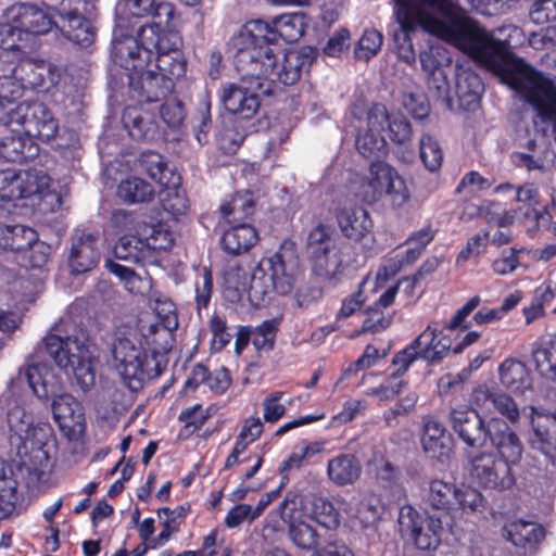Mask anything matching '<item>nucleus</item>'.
Masks as SVG:
<instances>
[{
	"instance_id": "1",
	"label": "nucleus",
	"mask_w": 556,
	"mask_h": 556,
	"mask_svg": "<svg viewBox=\"0 0 556 556\" xmlns=\"http://www.w3.org/2000/svg\"><path fill=\"white\" fill-rule=\"evenodd\" d=\"M307 56L298 51L285 53L278 71H267L266 77L244 78L237 70L241 86L237 83H224L218 90V99L225 111L231 116L233 127L226 129L219 138V148L226 154H233L245 138L257 131L255 117L261 110L260 93L273 96L287 86L298 83Z\"/></svg>"
},
{
	"instance_id": "2",
	"label": "nucleus",
	"mask_w": 556,
	"mask_h": 556,
	"mask_svg": "<svg viewBox=\"0 0 556 556\" xmlns=\"http://www.w3.org/2000/svg\"><path fill=\"white\" fill-rule=\"evenodd\" d=\"M303 34L304 17L299 13L281 14L270 22L252 20L230 38L227 51L244 78L265 77L267 71H277V55L271 46L279 40L295 42Z\"/></svg>"
},
{
	"instance_id": "3",
	"label": "nucleus",
	"mask_w": 556,
	"mask_h": 556,
	"mask_svg": "<svg viewBox=\"0 0 556 556\" xmlns=\"http://www.w3.org/2000/svg\"><path fill=\"white\" fill-rule=\"evenodd\" d=\"M299 267L296 244L285 240L278 250L261 258L251 275L248 299L255 307L269 304L273 294L288 295L294 289Z\"/></svg>"
},
{
	"instance_id": "4",
	"label": "nucleus",
	"mask_w": 556,
	"mask_h": 556,
	"mask_svg": "<svg viewBox=\"0 0 556 556\" xmlns=\"http://www.w3.org/2000/svg\"><path fill=\"white\" fill-rule=\"evenodd\" d=\"M429 33L451 43L477 64L485 67L505 40L497 39L480 22L467 15L457 4Z\"/></svg>"
},
{
	"instance_id": "5",
	"label": "nucleus",
	"mask_w": 556,
	"mask_h": 556,
	"mask_svg": "<svg viewBox=\"0 0 556 556\" xmlns=\"http://www.w3.org/2000/svg\"><path fill=\"white\" fill-rule=\"evenodd\" d=\"M149 58L150 53L144 50L138 54V47L129 37L126 40H112L111 59L127 72L129 92L140 103L163 101L175 88V83L169 78L148 68Z\"/></svg>"
},
{
	"instance_id": "6",
	"label": "nucleus",
	"mask_w": 556,
	"mask_h": 556,
	"mask_svg": "<svg viewBox=\"0 0 556 556\" xmlns=\"http://www.w3.org/2000/svg\"><path fill=\"white\" fill-rule=\"evenodd\" d=\"M448 419L453 431L467 446L483 447L490 440L500 455L518 458L520 439L503 419L491 418L485 425L478 408L467 405L452 408Z\"/></svg>"
},
{
	"instance_id": "7",
	"label": "nucleus",
	"mask_w": 556,
	"mask_h": 556,
	"mask_svg": "<svg viewBox=\"0 0 556 556\" xmlns=\"http://www.w3.org/2000/svg\"><path fill=\"white\" fill-rule=\"evenodd\" d=\"M175 5L157 0H124L116 9V26L113 40L131 38L141 43L143 29L151 28L157 37L179 33Z\"/></svg>"
},
{
	"instance_id": "8",
	"label": "nucleus",
	"mask_w": 556,
	"mask_h": 556,
	"mask_svg": "<svg viewBox=\"0 0 556 556\" xmlns=\"http://www.w3.org/2000/svg\"><path fill=\"white\" fill-rule=\"evenodd\" d=\"M111 352L123 383L132 392L143 389L147 380L160 377L168 362L164 353L147 351L121 330L114 332Z\"/></svg>"
},
{
	"instance_id": "9",
	"label": "nucleus",
	"mask_w": 556,
	"mask_h": 556,
	"mask_svg": "<svg viewBox=\"0 0 556 556\" xmlns=\"http://www.w3.org/2000/svg\"><path fill=\"white\" fill-rule=\"evenodd\" d=\"M454 4L452 0H399L396 18L400 30L393 34L397 55L407 63L415 61L410 34L418 28L429 34Z\"/></svg>"
},
{
	"instance_id": "10",
	"label": "nucleus",
	"mask_w": 556,
	"mask_h": 556,
	"mask_svg": "<svg viewBox=\"0 0 556 556\" xmlns=\"http://www.w3.org/2000/svg\"><path fill=\"white\" fill-rule=\"evenodd\" d=\"M45 350L53 362L71 378V383L83 392L96 383L93 356L89 351L88 337L84 332L61 337L49 333L43 339Z\"/></svg>"
},
{
	"instance_id": "11",
	"label": "nucleus",
	"mask_w": 556,
	"mask_h": 556,
	"mask_svg": "<svg viewBox=\"0 0 556 556\" xmlns=\"http://www.w3.org/2000/svg\"><path fill=\"white\" fill-rule=\"evenodd\" d=\"M350 247L340 242L331 226L318 223L307 236V251L313 273L326 280L343 274Z\"/></svg>"
},
{
	"instance_id": "12",
	"label": "nucleus",
	"mask_w": 556,
	"mask_h": 556,
	"mask_svg": "<svg viewBox=\"0 0 556 556\" xmlns=\"http://www.w3.org/2000/svg\"><path fill=\"white\" fill-rule=\"evenodd\" d=\"M441 331L432 325L419 333L408 345L395 353L390 366L388 377L384 381V400L395 395L400 396L407 390V382L403 379L410 365L418 358L428 364H437L442 359H432L431 354L438 351V337Z\"/></svg>"
},
{
	"instance_id": "13",
	"label": "nucleus",
	"mask_w": 556,
	"mask_h": 556,
	"mask_svg": "<svg viewBox=\"0 0 556 556\" xmlns=\"http://www.w3.org/2000/svg\"><path fill=\"white\" fill-rule=\"evenodd\" d=\"M139 169L160 187V201L163 210L173 216L184 214L187 199L180 194L181 176L168 167L165 157L155 151H143L138 159Z\"/></svg>"
},
{
	"instance_id": "14",
	"label": "nucleus",
	"mask_w": 556,
	"mask_h": 556,
	"mask_svg": "<svg viewBox=\"0 0 556 556\" xmlns=\"http://www.w3.org/2000/svg\"><path fill=\"white\" fill-rule=\"evenodd\" d=\"M484 68L498 76L515 91L523 93L527 101L546 78L542 72L515 56L507 41L498 49V55H493Z\"/></svg>"
},
{
	"instance_id": "15",
	"label": "nucleus",
	"mask_w": 556,
	"mask_h": 556,
	"mask_svg": "<svg viewBox=\"0 0 556 556\" xmlns=\"http://www.w3.org/2000/svg\"><path fill=\"white\" fill-rule=\"evenodd\" d=\"M181 42L179 33L157 37L151 28H146L141 34V43L136 46L138 54L143 50L149 52L150 63L155 59L156 72L174 83L175 79L185 76L187 71V62L179 50Z\"/></svg>"
},
{
	"instance_id": "16",
	"label": "nucleus",
	"mask_w": 556,
	"mask_h": 556,
	"mask_svg": "<svg viewBox=\"0 0 556 556\" xmlns=\"http://www.w3.org/2000/svg\"><path fill=\"white\" fill-rule=\"evenodd\" d=\"M523 446L517 459H509L504 455L491 452H479L468 458V472L471 480L485 490L505 491L511 489L516 479L511 466L517 465L522 456Z\"/></svg>"
},
{
	"instance_id": "17",
	"label": "nucleus",
	"mask_w": 556,
	"mask_h": 556,
	"mask_svg": "<svg viewBox=\"0 0 556 556\" xmlns=\"http://www.w3.org/2000/svg\"><path fill=\"white\" fill-rule=\"evenodd\" d=\"M397 522L402 536L412 538L418 549L431 551L440 545L443 523L439 517H422L413 506L404 505Z\"/></svg>"
},
{
	"instance_id": "18",
	"label": "nucleus",
	"mask_w": 556,
	"mask_h": 556,
	"mask_svg": "<svg viewBox=\"0 0 556 556\" xmlns=\"http://www.w3.org/2000/svg\"><path fill=\"white\" fill-rule=\"evenodd\" d=\"M12 124L20 125L22 130L33 140L47 142L59 131V122L50 109L39 101H25L12 113Z\"/></svg>"
},
{
	"instance_id": "19",
	"label": "nucleus",
	"mask_w": 556,
	"mask_h": 556,
	"mask_svg": "<svg viewBox=\"0 0 556 556\" xmlns=\"http://www.w3.org/2000/svg\"><path fill=\"white\" fill-rule=\"evenodd\" d=\"M4 15L27 46L35 37L49 33L55 24L49 14L34 3H13Z\"/></svg>"
},
{
	"instance_id": "20",
	"label": "nucleus",
	"mask_w": 556,
	"mask_h": 556,
	"mask_svg": "<svg viewBox=\"0 0 556 556\" xmlns=\"http://www.w3.org/2000/svg\"><path fill=\"white\" fill-rule=\"evenodd\" d=\"M379 104H374L366 113L367 129L356 137V148L366 159H369V185L377 190L381 185L380 174L382 173V124L379 119Z\"/></svg>"
},
{
	"instance_id": "21",
	"label": "nucleus",
	"mask_w": 556,
	"mask_h": 556,
	"mask_svg": "<svg viewBox=\"0 0 556 556\" xmlns=\"http://www.w3.org/2000/svg\"><path fill=\"white\" fill-rule=\"evenodd\" d=\"M81 0H62L61 7H48L62 20L61 31L70 41L87 48L96 38V28L91 21L79 12Z\"/></svg>"
},
{
	"instance_id": "22",
	"label": "nucleus",
	"mask_w": 556,
	"mask_h": 556,
	"mask_svg": "<svg viewBox=\"0 0 556 556\" xmlns=\"http://www.w3.org/2000/svg\"><path fill=\"white\" fill-rule=\"evenodd\" d=\"M12 65V74L21 80L24 89L48 91L60 80V71L54 64L45 60H34L28 58L27 53Z\"/></svg>"
},
{
	"instance_id": "23",
	"label": "nucleus",
	"mask_w": 556,
	"mask_h": 556,
	"mask_svg": "<svg viewBox=\"0 0 556 556\" xmlns=\"http://www.w3.org/2000/svg\"><path fill=\"white\" fill-rule=\"evenodd\" d=\"M471 403L484 414H500L511 424L519 420V408L514 399L503 391L489 388L488 386H478L471 393Z\"/></svg>"
},
{
	"instance_id": "24",
	"label": "nucleus",
	"mask_w": 556,
	"mask_h": 556,
	"mask_svg": "<svg viewBox=\"0 0 556 556\" xmlns=\"http://www.w3.org/2000/svg\"><path fill=\"white\" fill-rule=\"evenodd\" d=\"M532 434L529 443L541 453L545 462L556 468V414L538 413L531 419Z\"/></svg>"
},
{
	"instance_id": "25",
	"label": "nucleus",
	"mask_w": 556,
	"mask_h": 556,
	"mask_svg": "<svg viewBox=\"0 0 556 556\" xmlns=\"http://www.w3.org/2000/svg\"><path fill=\"white\" fill-rule=\"evenodd\" d=\"M39 146L23 130L12 129L0 136V161L25 163L35 159Z\"/></svg>"
},
{
	"instance_id": "26",
	"label": "nucleus",
	"mask_w": 556,
	"mask_h": 556,
	"mask_svg": "<svg viewBox=\"0 0 556 556\" xmlns=\"http://www.w3.org/2000/svg\"><path fill=\"white\" fill-rule=\"evenodd\" d=\"M336 219L342 235L353 240H361L372 226L368 212L352 202H344L336 208Z\"/></svg>"
},
{
	"instance_id": "27",
	"label": "nucleus",
	"mask_w": 556,
	"mask_h": 556,
	"mask_svg": "<svg viewBox=\"0 0 556 556\" xmlns=\"http://www.w3.org/2000/svg\"><path fill=\"white\" fill-rule=\"evenodd\" d=\"M100 256L94 235L83 232L74 237L68 256L72 274L79 275L91 270L99 263Z\"/></svg>"
},
{
	"instance_id": "28",
	"label": "nucleus",
	"mask_w": 556,
	"mask_h": 556,
	"mask_svg": "<svg viewBox=\"0 0 556 556\" xmlns=\"http://www.w3.org/2000/svg\"><path fill=\"white\" fill-rule=\"evenodd\" d=\"M220 237V247L229 255H240L253 248L260 237L256 228L244 222L230 223Z\"/></svg>"
},
{
	"instance_id": "29",
	"label": "nucleus",
	"mask_w": 556,
	"mask_h": 556,
	"mask_svg": "<svg viewBox=\"0 0 556 556\" xmlns=\"http://www.w3.org/2000/svg\"><path fill=\"white\" fill-rule=\"evenodd\" d=\"M122 123L128 135L136 141L152 140L157 135L159 126L154 115L137 105H127L122 114Z\"/></svg>"
},
{
	"instance_id": "30",
	"label": "nucleus",
	"mask_w": 556,
	"mask_h": 556,
	"mask_svg": "<svg viewBox=\"0 0 556 556\" xmlns=\"http://www.w3.org/2000/svg\"><path fill=\"white\" fill-rule=\"evenodd\" d=\"M5 210L0 205V249L12 251L20 256L34 241L37 240V231L28 226H9L2 222Z\"/></svg>"
},
{
	"instance_id": "31",
	"label": "nucleus",
	"mask_w": 556,
	"mask_h": 556,
	"mask_svg": "<svg viewBox=\"0 0 556 556\" xmlns=\"http://www.w3.org/2000/svg\"><path fill=\"white\" fill-rule=\"evenodd\" d=\"M421 444L432 458H441L450 453L451 435L442 422L434 418L425 421Z\"/></svg>"
},
{
	"instance_id": "32",
	"label": "nucleus",
	"mask_w": 556,
	"mask_h": 556,
	"mask_svg": "<svg viewBox=\"0 0 556 556\" xmlns=\"http://www.w3.org/2000/svg\"><path fill=\"white\" fill-rule=\"evenodd\" d=\"M362 465L353 454H340L328 460L327 473L334 484L344 486L354 483L361 476Z\"/></svg>"
},
{
	"instance_id": "33",
	"label": "nucleus",
	"mask_w": 556,
	"mask_h": 556,
	"mask_svg": "<svg viewBox=\"0 0 556 556\" xmlns=\"http://www.w3.org/2000/svg\"><path fill=\"white\" fill-rule=\"evenodd\" d=\"M507 539L515 545L535 549L545 538V529L535 522L518 519L505 527Z\"/></svg>"
},
{
	"instance_id": "34",
	"label": "nucleus",
	"mask_w": 556,
	"mask_h": 556,
	"mask_svg": "<svg viewBox=\"0 0 556 556\" xmlns=\"http://www.w3.org/2000/svg\"><path fill=\"white\" fill-rule=\"evenodd\" d=\"M380 269H377L375 277H372L371 274H367L358 285L357 291L343 299L336 319L340 320L342 318H348L359 311L362 306L366 305L367 302H369L367 289L376 294L377 289L380 286Z\"/></svg>"
},
{
	"instance_id": "35",
	"label": "nucleus",
	"mask_w": 556,
	"mask_h": 556,
	"mask_svg": "<svg viewBox=\"0 0 556 556\" xmlns=\"http://www.w3.org/2000/svg\"><path fill=\"white\" fill-rule=\"evenodd\" d=\"M453 503L450 516L469 520L471 517L482 514L485 508V498L480 491L469 485L457 486V494Z\"/></svg>"
},
{
	"instance_id": "36",
	"label": "nucleus",
	"mask_w": 556,
	"mask_h": 556,
	"mask_svg": "<svg viewBox=\"0 0 556 556\" xmlns=\"http://www.w3.org/2000/svg\"><path fill=\"white\" fill-rule=\"evenodd\" d=\"M500 381L515 393H523L531 388L532 379L527 366L517 359H505L498 368Z\"/></svg>"
},
{
	"instance_id": "37",
	"label": "nucleus",
	"mask_w": 556,
	"mask_h": 556,
	"mask_svg": "<svg viewBox=\"0 0 556 556\" xmlns=\"http://www.w3.org/2000/svg\"><path fill=\"white\" fill-rule=\"evenodd\" d=\"M410 199V191L405 178L384 163V204L388 202L393 210L402 208Z\"/></svg>"
},
{
	"instance_id": "38",
	"label": "nucleus",
	"mask_w": 556,
	"mask_h": 556,
	"mask_svg": "<svg viewBox=\"0 0 556 556\" xmlns=\"http://www.w3.org/2000/svg\"><path fill=\"white\" fill-rule=\"evenodd\" d=\"M456 494L457 485L455 483L433 479L429 482V488L424 501L430 508L450 515Z\"/></svg>"
},
{
	"instance_id": "39",
	"label": "nucleus",
	"mask_w": 556,
	"mask_h": 556,
	"mask_svg": "<svg viewBox=\"0 0 556 556\" xmlns=\"http://www.w3.org/2000/svg\"><path fill=\"white\" fill-rule=\"evenodd\" d=\"M52 413L61 428H71L84 419L81 404L71 394L63 393L53 399Z\"/></svg>"
},
{
	"instance_id": "40",
	"label": "nucleus",
	"mask_w": 556,
	"mask_h": 556,
	"mask_svg": "<svg viewBox=\"0 0 556 556\" xmlns=\"http://www.w3.org/2000/svg\"><path fill=\"white\" fill-rule=\"evenodd\" d=\"M113 252L117 260L138 265L151 263L149 248L144 244L143 239L138 236H122L115 243Z\"/></svg>"
},
{
	"instance_id": "41",
	"label": "nucleus",
	"mask_w": 556,
	"mask_h": 556,
	"mask_svg": "<svg viewBox=\"0 0 556 556\" xmlns=\"http://www.w3.org/2000/svg\"><path fill=\"white\" fill-rule=\"evenodd\" d=\"M27 47L7 20L0 22V62L14 64L16 60L25 56Z\"/></svg>"
},
{
	"instance_id": "42",
	"label": "nucleus",
	"mask_w": 556,
	"mask_h": 556,
	"mask_svg": "<svg viewBox=\"0 0 556 556\" xmlns=\"http://www.w3.org/2000/svg\"><path fill=\"white\" fill-rule=\"evenodd\" d=\"M116 195L127 204L146 203L153 199L154 189L148 181L134 176L118 184Z\"/></svg>"
},
{
	"instance_id": "43",
	"label": "nucleus",
	"mask_w": 556,
	"mask_h": 556,
	"mask_svg": "<svg viewBox=\"0 0 556 556\" xmlns=\"http://www.w3.org/2000/svg\"><path fill=\"white\" fill-rule=\"evenodd\" d=\"M50 177L38 169L18 170L16 200L28 199L33 195L41 197L49 188Z\"/></svg>"
},
{
	"instance_id": "44",
	"label": "nucleus",
	"mask_w": 556,
	"mask_h": 556,
	"mask_svg": "<svg viewBox=\"0 0 556 556\" xmlns=\"http://www.w3.org/2000/svg\"><path fill=\"white\" fill-rule=\"evenodd\" d=\"M287 526L288 536L296 547L303 551H318L320 535L311 523L300 518Z\"/></svg>"
},
{
	"instance_id": "45",
	"label": "nucleus",
	"mask_w": 556,
	"mask_h": 556,
	"mask_svg": "<svg viewBox=\"0 0 556 556\" xmlns=\"http://www.w3.org/2000/svg\"><path fill=\"white\" fill-rule=\"evenodd\" d=\"M532 359L543 377L556 380V333L533 349Z\"/></svg>"
},
{
	"instance_id": "46",
	"label": "nucleus",
	"mask_w": 556,
	"mask_h": 556,
	"mask_svg": "<svg viewBox=\"0 0 556 556\" xmlns=\"http://www.w3.org/2000/svg\"><path fill=\"white\" fill-rule=\"evenodd\" d=\"M307 518L328 530H334L340 525L339 510L331 501L323 496L313 497Z\"/></svg>"
},
{
	"instance_id": "47",
	"label": "nucleus",
	"mask_w": 556,
	"mask_h": 556,
	"mask_svg": "<svg viewBox=\"0 0 556 556\" xmlns=\"http://www.w3.org/2000/svg\"><path fill=\"white\" fill-rule=\"evenodd\" d=\"M219 211L228 223L243 222L253 215L255 202L250 192L247 194L236 193L229 201L220 205Z\"/></svg>"
},
{
	"instance_id": "48",
	"label": "nucleus",
	"mask_w": 556,
	"mask_h": 556,
	"mask_svg": "<svg viewBox=\"0 0 556 556\" xmlns=\"http://www.w3.org/2000/svg\"><path fill=\"white\" fill-rule=\"evenodd\" d=\"M207 328L211 332L210 352L220 353L232 339L226 316L214 312L207 321Z\"/></svg>"
},
{
	"instance_id": "49",
	"label": "nucleus",
	"mask_w": 556,
	"mask_h": 556,
	"mask_svg": "<svg viewBox=\"0 0 556 556\" xmlns=\"http://www.w3.org/2000/svg\"><path fill=\"white\" fill-rule=\"evenodd\" d=\"M212 101L208 93L199 99L198 105L193 114V130L199 143L203 144L207 141V134L213 126L212 119Z\"/></svg>"
},
{
	"instance_id": "50",
	"label": "nucleus",
	"mask_w": 556,
	"mask_h": 556,
	"mask_svg": "<svg viewBox=\"0 0 556 556\" xmlns=\"http://www.w3.org/2000/svg\"><path fill=\"white\" fill-rule=\"evenodd\" d=\"M51 256V247L38 238L17 256V263L27 269H43Z\"/></svg>"
},
{
	"instance_id": "51",
	"label": "nucleus",
	"mask_w": 556,
	"mask_h": 556,
	"mask_svg": "<svg viewBox=\"0 0 556 556\" xmlns=\"http://www.w3.org/2000/svg\"><path fill=\"white\" fill-rule=\"evenodd\" d=\"M142 239L147 248H149L151 261L155 258L156 252L167 251L174 244L173 232L162 223L151 225L147 231V236Z\"/></svg>"
},
{
	"instance_id": "52",
	"label": "nucleus",
	"mask_w": 556,
	"mask_h": 556,
	"mask_svg": "<svg viewBox=\"0 0 556 556\" xmlns=\"http://www.w3.org/2000/svg\"><path fill=\"white\" fill-rule=\"evenodd\" d=\"M280 319L271 318L253 327V346L256 352H270L275 348Z\"/></svg>"
},
{
	"instance_id": "53",
	"label": "nucleus",
	"mask_w": 556,
	"mask_h": 556,
	"mask_svg": "<svg viewBox=\"0 0 556 556\" xmlns=\"http://www.w3.org/2000/svg\"><path fill=\"white\" fill-rule=\"evenodd\" d=\"M419 157L425 168L431 173L441 168L443 151L439 141L429 134H424L419 140Z\"/></svg>"
},
{
	"instance_id": "54",
	"label": "nucleus",
	"mask_w": 556,
	"mask_h": 556,
	"mask_svg": "<svg viewBox=\"0 0 556 556\" xmlns=\"http://www.w3.org/2000/svg\"><path fill=\"white\" fill-rule=\"evenodd\" d=\"M24 94V87L14 74L0 76V103L7 111H15Z\"/></svg>"
},
{
	"instance_id": "55",
	"label": "nucleus",
	"mask_w": 556,
	"mask_h": 556,
	"mask_svg": "<svg viewBox=\"0 0 556 556\" xmlns=\"http://www.w3.org/2000/svg\"><path fill=\"white\" fill-rule=\"evenodd\" d=\"M384 122H388V135L394 144L406 146L410 142L413 129L405 116L389 115L384 108Z\"/></svg>"
},
{
	"instance_id": "56",
	"label": "nucleus",
	"mask_w": 556,
	"mask_h": 556,
	"mask_svg": "<svg viewBox=\"0 0 556 556\" xmlns=\"http://www.w3.org/2000/svg\"><path fill=\"white\" fill-rule=\"evenodd\" d=\"M17 481L13 476L0 475V520L9 517L17 502Z\"/></svg>"
},
{
	"instance_id": "57",
	"label": "nucleus",
	"mask_w": 556,
	"mask_h": 556,
	"mask_svg": "<svg viewBox=\"0 0 556 556\" xmlns=\"http://www.w3.org/2000/svg\"><path fill=\"white\" fill-rule=\"evenodd\" d=\"M213 274L210 267H202L200 270L195 281H194V291H195V308L198 314L200 315L202 309H206L210 305L212 295H213Z\"/></svg>"
},
{
	"instance_id": "58",
	"label": "nucleus",
	"mask_w": 556,
	"mask_h": 556,
	"mask_svg": "<svg viewBox=\"0 0 556 556\" xmlns=\"http://www.w3.org/2000/svg\"><path fill=\"white\" fill-rule=\"evenodd\" d=\"M7 421L11 435L16 437L21 441L28 439L34 420L33 416L28 414L23 407L15 406L11 408L8 412Z\"/></svg>"
},
{
	"instance_id": "59",
	"label": "nucleus",
	"mask_w": 556,
	"mask_h": 556,
	"mask_svg": "<svg viewBox=\"0 0 556 556\" xmlns=\"http://www.w3.org/2000/svg\"><path fill=\"white\" fill-rule=\"evenodd\" d=\"M382 294L375 298L372 304H368L365 308V319L361 329L355 330L351 338H356L365 332L376 333L382 327Z\"/></svg>"
},
{
	"instance_id": "60",
	"label": "nucleus",
	"mask_w": 556,
	"mask_h": 556,
	"mask_svg": "<svg viewBox=\"0 0 556 556\" xmlns=\"http://www.w3.org/2000/svg\"><path fill=\"white\" fill-rule=\"evenodd\" d=\"M517 219L525 220L530 224L531 229L539 228L541 220L549 222L552 214L547 206L540 204H518L515 208Z\"/></svg>"
},
{
	"instance_id": "61",
	"label": "nucleus",
	"mask_w": 556,
	"mask_h": 556,
	"mask_svg": "<svg viewBox=\"0 0 556 556\" xmlns=\"http://www.w3.org/2000/svg\"><path fill=\"white\" fill-rule=\"evenodd\" d=\"M382 45V34L375 29H366L355 48V56L358 60L368 61Z\"/></svg>"
},
{
	"instance_id": "62",
	"label": "nucleus",
	"mask_w": 556,
	"mask_h": 556,
	"mask_svg": "<svg viewBox=\"0 0 556 556\" xmlns=\"http://www.w3.org/2000/svg\"><path fill=\"white\" fill-rule=\"evenodd\" d=\"M402 103L408 114L415 119H424L430 113V104L424 93H403Z\"/></svg>"
},
{
	"instance_id": "63",
	"label": "nucleus",
	"mask_w": 556,
	"mask_h": 556,
	"mask_svg": "<svg viewBox=\"0 0 556 556\" xmlns=\"http://www.w3.org/2000/svg\"><path fill=\"white\" fill-rule=\"evenodd\" d=\"M211 417L208 410H204L201 404H194L187 407L178 415V420L185 425V428H192L193 431H199Z\"/></svg>"
},
{
	"instance_id": "64",
	"label": "nucleus",
	"mask_w": 556,
	"mask_h": 556,
	"mask_svg": "<svg viewBox=\"0 0 556 556\" xmlns=\"http://www.w3.org/2000/svg\"><path fill=\"white\" fill-rule=\"evenodd\" d=\"M530 17L539 25L556 21V0H536L530 11Z\"/></svg>"
}]
</instances>
